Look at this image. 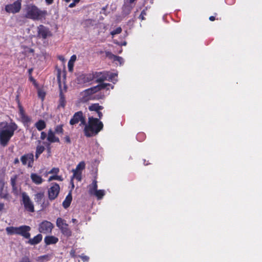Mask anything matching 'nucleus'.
Returning <instances> with one entry per match:
<instances>
[{"label":"nucleus","mask_w":262,"mask_h":262,"mask_svg":"<svg viewBox=\"0 0 262 262\" xmlns=\"http://www.w3.org/2000/svg\"><path fill=\"white\" fill-rule=\"evenodd\" d=\"M59 59H60V60H63V58H60H60H59Z\"/></svg>","instance_id":"0e129e2a"},{"label":"nucleus","mask_w":262,"mask_h":262,"mask_svg":"<svg viewBox=\"0 0 262 262\" xmlns=\"http://www.w3.org/2000/svg\"><path fill=\"white\" fill-rule=\"evenodd\" d=\"M103 127L102 122L99 121V119L94 117L93 116H89L88 122L84 125V133L87 137H91L96 135Z\"/></svg>","instance_id":"f03ea898"},{"label":"nucleus","mask_w":262,"mask_h":262,"mask_svg":"<svg viewBox=\"0 0 262 262\" xmlns=\"http://www.w3.org/2000/svg\"><path fill=\"white\" fill-rule=\"evenodd\" d=\"M60 191L59 185L56 183H52V186L48 189V198L51 201L55 200Z\"/></svg>","instance_id":"9d476101"},{"label":"nucleus","mask_w":262,"mask_h":262,"mask_svg":"<svg viewBox=\"0 0 262 262\" xmlns=\"http://www.w3.org/2000/svg\"><path fill=\"white\" fill-rule=\"evenodd\" d=\"M20 262H31L29 258L25 256L22 258Z\"/></svg>","instance_id":"37998d69"},{"label":"nucleus","mask_w":262,"mask_h":262,"mask_svg":"<svg viewBox=\"0 0 262 262\" xmlns=\"http://www.w3.org/2000/svg\"><path fill=\"white\" fill-rule=\"evenodd\" d=\"M17 128V125L14 122H1L0 144L3 146H6Z\"/></svg>","instance_id":"f257e3e1"},{"label":"nucleus","mask_w":262,"mask_h":262,"mask_svg":"<svg viewBox=\"0 0 262 262\" xmlns=\"http://www.w3.org/2000/svg\"><path fill=\"white\" fill-rule=\"evenodd\" d=\"M20 161L24 165H27L28 167H32L34 162V155L32 153L24 155L21 157Z\"/></svg>","instance_id":"ddd939ff"},{"label":"nucleus","mask_w":262,"mask_h":262,"mask_svg":"<svg viewBox=\"0 0 262 262\" xmlns=\"http://www.w3.org/2000/svg\"><path fill=\"white\" fill-rule=\"evenodd\" d=\"M30 178L33 182L37 185L41 184L43 182V179L41 177L36 173H31Z\"/></svg>","instance_id":"aec40b11"},{"label":"nucleus","mask_w":262,"mask_h":262,"mask_svg":"<svg viewBox=\"0 0 262 262\" xmlns=\"http://www.w3.org/2000/svg\"><path fill=\"white\" fill-rule=\"evenodd\" d=\"M85 168V163L84 162H80L76 166V169L74 170H77V171H81L82 169Z\"/></svg>","instance_id":"c9c22d12"},{"label":"nucleus","mask_w":262,"mask_h":262,"mask_svg":"<svg viewBox=\"0 0 262 262\" xmlns=\"http://www.w3.org/2000/svg\"><path fill=\"white\" fill-rule=\"evenodd\" d=\"M54 180L62 181L63 180V179H62V177L60 176L54 175V176L50 177L48 181H51Z\"/></svg>","instance_id":"f704fd0d"},{"label":"nucleus","mask_w":262,"mask_h":262,"mask_svg":"<svg viewBox=\"0 0 262 262\" xmlns=\"http://www.w3.org/2000/svg\"><path fill=\"white\" fill-rule=\"evenodd\" d=\"M79 84H87L94 80L93 73L82 74L79 75L77 78Z\"/></svg>","instance_id":"f8f14e48"},{"label":"nucleus","mask_w":262,"mask_h":262,"mask_svg":"<svg viewBox=\"0 0 262 262\" xmlns=\"http://www.w3.org/2000/svg\"><path fill=\"white\" fill-rule=\"evenodd\" d=\"M122 31V29L121 27H118L117 28H116L115 30H114V31H112L111 32V34L112 35V36H114L116 34H118L119 33H120Z\"/></svg>","instance_id":"4c0bfd02"},{"label":"nucleus","mask_w":262,"mask_h":262,"mask_svg":"<svg viewBox=\"0 0 262 262\" xmlns=\"http://www.w3.org/2000/svg\"><path fill=\"white\" fill-rule=\"evenodd\" d=\"M106 54L107 56H109L110 58H112L114 61L119 62L120 65H121L124 62V60L121 57L114 55L111 54V53H107Z\"/></svg>","instance_id":"5701e85b"},{"label":"nucleus","mask_w":262,"mask_h":262,"mask_svg":"<svg viewBox=\"0 0 262 262\" xmlns=\"http://www.w3.org/2000/svg\"><path fill=\"white\" fill-rule=\"evenodd\" d=\"M93 75L94 79H96L97 82H101L107 79V77L109 76V72H96L93 73Z\"/></svg>","instance_id":"4468645a"},{"label":"nucleus","mask_w":262,"mask_h":262,"mask_svg":"<svg viewBox=\"0 0 262 262\" xmlns=\"http://www.w3.org/2000/svg\"><path fill=\"white\" fill-rule=\"evenodd\" d=\"M63 132L62 125H57L55 128V134H62Z\"/></svg>","instance_id":"e433bc0d"},{"label":"nucleus","mask_w":262,"mask_h":262,"mask_svg":"<svg viewBox=\"0 0 262 262\" xmlns=\"http://www.w3.org/2000/svg\"><path fill=\"white\" fill-rule=\"evenodd\" d=\"M23 119L26 122H28L30 121V119L27 116H24Z\"/></svg>","instance_id":"3c124183"},{"label":"nucleus","mask_w":262,"mask_h":262,"mask_svg":"<svg viewBox=\"0 0 262 262\" xmlns=\"http://www.w3.org/2000/svg\"><path fill=\"white\" fill-rule=\"evenodd\" d=\"M38 94H39V96L40 97H41L42 98H44V96H45V94H43L41 92H39Z\"/></svg>","instance_id":"864d4df0"},{"label":"nucleus","mask_w":262,"mask_h":262,"mask_svg":"<svg viewBox=\"0 0 262 262\" xmlns=\"http://www.w3.org/2000/svg\"><path fill=\"white\" fill-rule=\"evenodd\" d=\"M25 17L34 20L41 19L47 13L46 11H41L33 5H27L25 8Z\"/></svg>","instance_id":"7ed1b4c3"},{"label":"nucleus","mask_w":262,"mask_h":262,"mask_svg":"<svg viewBox=\"0 0 262 262\" xmlns=\"http://www.w3.org/2000/svg\"><path fill=\"white\" fill-rule=\"evenodd\" d=\"M0 199H4L7 201H10L11 199L7 190L4 189V184L2 185L0 189Z\"/></svg>","instance_id":"412c9836"},{"label":"nucleus","mask_w":262,"mask_h":262,"mask_svg":"<svg viewBox=\"0 0 262 262\" xmlns=\"http://www.w3.org/2000/svg\"><path fill=\"white\" fill-rule=\"evenodd\" d=\"M72 222L73 223H77V221L76 219H72Z\"/></svg>","instance_id":"4d7b16f0"},{"label":"nucleus","mask_w":262,"mask_h":262,"mask_svg":"<svg viewBox=\"0 0 262 262\" xmlns=\"http://www.w3.org/2000/svg\"><path fill=\"white\" fill-rule=\"evenodd\" d=\"M6 231L8 234H17L18 227H8L6 228Z\"/></svg>","instance_id":"393cba45"},{"label":"nucleus","mask_w":262,"mask_h":262,"mask_svg":"<svg viewBox=\"0 0 262 262\" xmlns=\"http://www.w3.org/2000/svg\"><path fill=\"white\" fill-rule=\"evenodd\" d=\"M85 117L83 115V113L81 111H79L75 113L72 119L70 121V124L72 125L77 124L80 122V126H84L85 124Z\"/></svg>","instance_id":"423d86ee"},{"label":"nucleus","mask_w":262,"mask_h":262,"mask_svg":"<svg viewBox=\"0 0 262 262\" xmlns=\"http://www.w3.org/2000/svg\"><path fill=\"white\" fill-rule=\"evenodd\" d=\"M45 148L42 145H37L36 149L35 152V157L37 159L39 155L42 154L45 150Z\"/></svg>","instance_id":"c85d7f7f"},{"label":"nucleus","mask_w":262,"mask_h":262,"mask_svg":"<svg viewBox=\"0 0 262 262\" xmlns=\"http://www.w3.org/2000/svg\"><path fill=\"white\" fill-rule=\"evenodd\" d=\"M44 197L43 192H38L35 194L34 200L35 202L38 204H40L42 202V200Z\"/></svg>","instance_id":"a878e982"},{"label":"nucleus","mask_w":262,"mask_h":262,"mask_svg":"<svg viewBox=\"0 0 262 262\" xmlns=\"http://www.w3.org/2000/svg\"><path fill=\"white\" fill-rule=\"evenodd\" d=\"M126 42H125V41L123 43H122V45H123V46H126Z\"/></svg>","instance_id":"052dcab7"},{"label":"nucleus","mask_w":262,"mask_h":262,"mask_svg":"<svg viewBox=\"0 0 262 262\" xmlns=\"http://www.w3.org/2000/svg\"><path fill=\"white\" fill-rule=\"evenodd\" d=\"M42 239V236L41 234H38L32 238H30L28 243L31 245H35L39 243Z\"/></svg>","instance_id":"6ab92c4d"},{"label":"nucleus","mask_w":262,"mask_h":262,"mask_svg":"<svg viewBox=\"0 0 262 262\" xmlns=\"http://www.w3.org/2000/svg\"><path fill=\"white\" fill-rule=\"evenodd\" d=\"M209 19L211 20V21H213L215 20V17L214 16H211L209 17Z\"/></svg>","instance_id":"6e6d98bb"},{"label":"nucleus","mask_w":262,"mask_h":262,"mask_svg":"<svg viewBox=\"0 0 262 262\" xmlns=\"http://www.w3.org/2000/svg\"><path fill=\"white\" fill-rule=\"evenodd\" d=\"M55 133L51 129L48 133L47 140L50 143L59 142V139L55 135Z\"/></svg>","instance_id":"f3484780"},{"label":"nucleus","mask_w":262,"mask_h":262,"mask_svg":"<svg viewBox=\"0 0 262 262\" xmlns=\"http://www.w3.org/2000/svg\"><path fill=\"white\" fill-rule=\"evenodd\" d=\"M46 137H47V134L44 132H42L41 133L40 139L41 140H44Z\"/></svg>","instance_id":"c03bdc74"},{"label":"nucleus","mask_w":262,"mask_h":262,"mask_svg":"<svg viewBox=\"0 0 262 262\" xmlns=\"http://www.w3.org/2000/svg\"><path fill=\"white\" fill-rule=\"evenodd\" d=\"M73 172V176L72 179L73 178L76 179L78 181H81V171H77V170H72Z\"/></svg>","instance_id":"7c9ffc66"},{"label":"nucleus","mask_w":262,"mask_h":262,"mask_svg":"<svg viewBox=\"0 0 262 262\" xmlns=\"http://www.w3.org/2000/svg\"><path fill=\"white\" fill-rule=\"evenodd\" d=\"M59 171V169L58 168H53L49 172V173H54L57 174Z\"/></svg>","instance_id":"ea45409f"},{"label":"nucleus","mask_w":262,"mask_h":262,"mask_svg":"<svg viewBox=\"0 0 262 262\" xmlns=\"http://www.w3.org/2000/svg\"><path fill=\"white\" fill-rule=\"evenodd\" d=\"M46 3L47 5H51L53 3V0H45Z\"/></svg>","instance_id":"09e8293b"},{"label":"nucleus","mask_w":262,"mask_h":262,"mask_svg":"<svg viewBox=\"0 0 262 262\" xmlns=\"http://www.w3.org/2000/svg\"><path fill=\"white\" fill-rule=\"evenodd\" d=\"M30 79H31V80H33V79L31 76L30 77Z\"/></svg>","instance_id":"e2e57ef3"},{"label":"nucleus","mask_w":262,"mask_h":262,"mask_svg":"<svg viewBox=\"0 0 262 262\" xmlns=\"http://www.w3.org/2000/svg\"><path fill=\"white\" fill-rule=\"evenodd\" d=\"M103 108V107L99 105L98 103L92 104L89 106V110L92 112V116L98 117L99 119L101 118L103 116L102 113L100 112Z\"/></svg>","instance_id":"9b49d317"},{"label":"nucleus","mask_w":262,"mask_h":262,"mask_svg":"<svg viewBox=\"0 0 262 262\" xmlns=\"http://www.w3.org/2000/svg\"><path fill=\"white\" fill-rule=\"evenodd\" d=\"M44 241L46 245H49L56 244L58 241V238L54 236H47L45 237Z\"/></svg>","instance_id":"a211bd4d"},{"label":"nucleus","mask_w":262,"mask_h":262,"mask_svg":"<svg viewBox=\"0 0 262 262\" xmlns=\"http://www.w3.org/2000/svg\"><path fill=\"white\" fill-rule=\"evenodd\" d=\"M31 230V228L29 226L23 225L18 227L17 234L20 235L25 238H30V233L29 231Z\"/></svg>","instance_id":"2eb2a0df"},{"label":"nucleus","mask_w":262,"mask_h":262,"mask_svg":"<svg viewBox=\"0 0 262 262\" xmlns=\"http://www.w3.org/2000/svg\"><path fill=\"white\" fill-rule=\"evenodd\" d=\"M21 7V1L17 0L13 4H10L6 5L5 10L7 12L9 13H18Z\"/></svg>","instance_id":"6e6552de"},{"label":"nucleus","mask_w":262,"mask_h":262,"mask_svg":"<svg viewBox=\"0 0 262 262\" xmlns=\"http://www.w3.org/2000/svg\"><path fill=\"white\" fill-rule=\"evenodd\" d=\"M92 194L95 195L98 199H101L105 195V191L102 189L97 190Z\"/></svg>","instance_id":"cd10ccee"},{"label":"nucleus","mask_w":262,"mask_h":262,"mask_svg":"<svg viewBox=\"0 0 262 262\" xmlns=\"http://www.w3.org/2000/svg\"><path fill=\"white\" fill-rule=\"evenodd\" d=\"M117 76V74L116 73H113L109 72V76L107 77V79L109 81H117V79H116V77Z\"/></svg>","instance_id":"473e14b6"},{"label":"nucleus","mask_w":262,"mask_h":262,"mask_svg":"<svg viewBox=\"0 0 262 262\" xmlns=\"http://www.w3.org/2000/svg\"><path fill=\"white\" fill-rule=\"evenodd\" d=\"M32 71H33V69H29V70H28V72H29V74H30V75H31V73H32Z\"/></svg>","instance_id":"13d9d810"},{"label":"nucleus","mask_w":262,"mask_h":262,"mask_svg":"<svg viewBox=\"0 0 262 262\" xmlns=\"http://www.w3.org/2000/svg\"><path fill=\"white\" fill-rule=\"evenodd\" d=\"M145 11L144 10L142 11L140 15V18L141 19H142V20L144 19V15H145Z\"/></svg>","instance_id":"de8ad7c7"},{"label":"nucleus","mask_w":262,"mask_h":262,"mask_svg":"<svg viewBox=\"0 0 262 262\" xmlns=\"http://www.w3.org/2000/svg\"><path fill=\"white\" fill-rule=\"evenodd\" d=\"M64 141L67 143H71V139L69 136H66L64 138Z\"/></svg>","instance_id":"a18cd8bd"},{"label":"nucleus","mask_w":262,"mask_h":262,"mask_svg":"<svg viewBox=\"0 0 262 262\" xmlns=\"http://www.w3.org/2000/svg\"><path fill=\"white\" fill-rule=\"evenodd\" d=\"M67 3H69L71 0H64Z\"/></svg>","instance_id":"680f3d73"},{"label":"nucleus","mask_w":262,"mask_h":262,"mask_svg":"<svg viewBox=\"0 0 262 262\" xmlns=\"http://www.w3.org/2000/svg\"><path fill=\"white\" fill-rule=\"evenodd\" d=\"M12 193L15 195L17 196L20 192V188L19 187H17L16 185L12 186Z\"/></svg>","instance_id":"72a5a7b5"},{"label":"nucleus","mask_w":262,"mask_h":262,"mask_svg":"<svg viewBox=\"0 0 262 262\" xmlns=\"http://www.w3.org/2000/svg\"><path fill=\"white\" fill-rule=\"evenodd\" d=\"M19 162V160H18V158H16V159H15V160H14V163L15 164H17V163H18Z\"/></svg>","instance_id":"5fc2aeb1"},{"label":"nucleus","mask_w":262,"mask_h":262,"mask_svg":"<svg viewBox=\"0 0 262 262\" xmlns=\"http://www.w3.org/2000/svg\"><path fill=\"white\" fill-rule=\"evenodd\" d=\"M10 181H11V185L12 187L13 186H16V177L14 176V177H11Z\"/></svg>","instance_id":"58836bf2"},{"label":"nucleus","mask_w":262,"mask_h":262,"mask_svg":"<svg viewBox=\"0 0 262 262\" xmlns=\"http://www.w3.org/2000/svg\"><path fill=\"white\" fill-rule=\"evenodd\" d=\"M73 1H74V2H75L76 4L78 3L80 1V0H73Z\"/></svg>","instance_id":"bf43d9fd"},{"label":"nucleus","mask_w":262,"mask_h":262,"mask_svg":"<svg viewBox=\"0 0 262 262\" xmlns=\"http://www.w3.org/2000/svg\"><path fill=\"white\" fill-rule=\"evenodd\" d=\"M92 188L89 190V193L91 194H93L94 191L97 190V181L96 180H94L92 184Z\"/></svg>","instance_id":"2f4dec72"},{"label":"nucleus","mask_w":262,"mask_h":262,"mask_svg":"<svg viewBox=\"0 0 262 262\" xmlns=\"http://www.w3.org/2000/svg\"><path fill=\"white\" fill-rule=\"evenodd\" d=\"M4 208V204L0 203V211H2Z\"/></svg>","instance_id":"603ef678"},{"label":"nucleus","mask_w":262,"mask_h":262,"mask_svg":"<svg viewBox=\"0 0 262 262\" xmlns=\"http://www.w3.org/2000/svg\"><path fill=\"white\" fill-rule=\"evenodd\" d=\"M54 226L52 223L48 221H43L38 226V231L43 234L51 233Z\"/></svg>","instance_id":"1a4fd4ad"},{"label":"nucleus","mask_w":262,"mask_h":262,"mask_svg":"<svg viewBox=\"0 0 262 262\" xmlns=\"http://www.w3.org/2000/svg\"><path fill=\"white\" fill-rule=\"evenodd\" d=\"M66 105V100L65 98L61 92L60 93V99L59 102L58 107H64Z\"/></svg>","instance_id":"c756f323"},{"label":"nucleus","mask_w":262,"mask_h":262,"mask_svg":"<svg viewBox=\"0 0 262 262\" xmlns=\"http://www.w3.org/2000/svg\"><path fill=\"white\" fill-rule=\"evenodd\" d=\"M76 59V56L75 55H73L71 57V58H70V60L69 61V62L74 63Z\"/></svg>","instance_id":"79ce46f5"},{"label":"nucleus","mask_w":262,"mask_h":262,"mask_svg":"<svg viewBox=\"0 0 262 262\" xmlns=\"http://www.w3.org/2000/svg\"><path fill=\"white\" fill-rule=\"evenodd\" d=\"M56 223L57 227L63 235L67 237H70L72 235V231L69 228V225L66 220L61 217H58Z\"/></svg>","instance_id":"39448f33"},{"label":"nucleus","mask_w":262,"mask_h":262,"mask_svg":"<svg viewBox=\"0 0 262 262\" xmlns=\"http://www.w3.org/2000/svg\"><path fill=\"white\" fill-rule=\"evenodd\" d=\"M35 127L38 130H42L46 127L45 122L42 120H40L35 124Z\"/></svg>","instance_id":"b1692460"},{"label":"nucleus","mask_w":262,"mask_h":262,"mask_svg":"<svg viewBox=\"0 0 262 262\" xmlns=\"http://www.w3.org/2000/svg\"><path fill=\"white\" fill-rule=\"evenodd\" d=\"M110 85L108 83H102L97 86H93L90 89H86L83 91L82 95L83 96L84 100L87 101L89 99H93L92 95L95 93L99 91L101 89H105L107 86Z\"/></svg>","instance_id":"20e7f679"},{"label":"nucleus","mask_w":262,"mask_h":262,"mask_svg":"<svg viewBox=\"0 0 262 262\" xmlns=\"http://www.w3.org/2000/svg\"><path fill=\"white\" fill-rule=\"evenodd\" d=\"M75 5H76V3H75V2H73V3H71V4L69 5V7L70 8H73V7H74L75 6Z\"/></svg>","instance_id":"8fccbe9b"},{"label":"nucleus","mask_w":262,"mask_h":262,"mask_svg":"<svg viewBox=\"0 0 262 262\" xmlns=\"http://www.w3.org/2000/svg\"><path fill=\"white\" fill-rule=\"evenodd\" d=\"M22 201L26 210L30 212H34V208L33 202L30 197L25 192L21 193Z\"/></svg>","instance_id":"0eeeda50"},{"label":"nucleus","mask_w":262,"mask_h":262,"mask_svg":"<svg viewBox=\"0 0 262 262\" xmlns=\"http://www.w3.org/2000/svg\"><path fill=\"white\" fill-rule=\"evenodd\" d=\"M37 30L38 36L43 39H45L48 36L51 35L49 30L43 25H39L37 28Z\"/></svg>","instance_id":"dca6fc26"},{"label":"nucleus","mask_w":262,"mask_h":262,"mask_svg":"<svg viewBox=\"0 0 262 262\" xmlns=\"http://www.w3.org/2000/svg\"><path fill=\"white\" fill-rule=\"evenodd\" d=\"M72 200V196L71 193H69L66 196L65 200L62 203V205L64 208L69 207L71 204Z\"/></svg>","instance_id":"4be33fe9"},{"label":"nucleus","mask_w":262,"mask_h":262,"mask_svg":"<svg viewBox=\"0 0 262 262\" xmlns=\"http://www.w3.org/2000/svg\"><path fill=\"white\" fill-rule=\"evenodd\" d=\"M81 257L83 261H87L89 260V257L87 256H81Z\"/></svg>","instance_id":"49530a36"},{"label":"nucleus","mask_w":262,"mask_h":262,"mask_svg":"<svg viewBox=\"0 0 262 262\" xmlns=\"http://www.w3.org/2000/svg\"><path fill=\"white\" fill-rule=\"evenodd\" d=\"M68 66L69 71L70 72H72L73 70L74 63L68 62Z\"/></svg>","instance_id":"a19ab883"},{"label":"nucleus","mask_w":262,"mask_h":262,"mask_svg":"<svg viewBox=\"0 0 262 262\" xmlns=\"http://www.w3.org/2000/svg\"><path fill=\"white\" fill-rule=\"evenodd\" d=\"M51 258V255L47 254L38 257L37 260L39 262H45L50 260Z\"/></svg>","instance_id":"bb28decb"}]
</instances>
